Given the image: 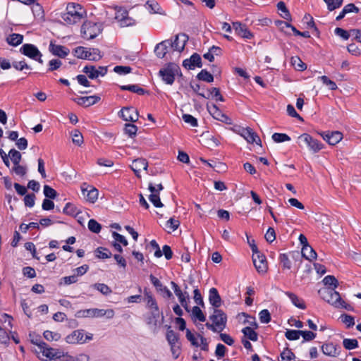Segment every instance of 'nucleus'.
Masks as SVG:
<instances>
[{"instance_id":"obj_1","label":"nucleus","mask_w":361,"mask_h":361,"mask_svg":"<svg viewBox=\"0 0 361 361\" xmlns=\"http://www.w3.org/2000/svg\"><path fill=\"white\" fill-rule=\"evenodd\" d=\"M321 298L329 304L336 308H343L348 311L353 310L350 305L343 300L339 293L334 290V288H323L319 290Z\"/></svg>"},{"instance_id":"obj_2","label":"nucleus","mask_w":361,"mask_h":361,"mask_svg":"<svg viewBox=\"0 0 361 361\" xmlns=\"http://www.w3.org/2000/svg\"><path fill=\"white\" fill-rule=\"evenodd\" d=\"M159 75L166 84L171 85L175 81V77L176 75L182 76V73L177 64L169 63L165 67L159 70Z\"/></svg>"},{"instance_id":"obj_3","label":"nucleus","mask_w":361,"mask_h":361,"mask_svg":"<svg viewBox=\"0 0 361 361\" xmlns=\"http://www.w3.org/2000/svg\"><path fill=\"white\" fill-rule=\"evenodd\" d=\"M37 348L35 350L39 358L44 360V357L49 360L55 358H63V353L62 351L49 347L44 342L36 343Z\"/></svg>"},{"instance_id":"obj_4","label":"nucleus","mask_w":361,"mask_h":361,"mask_svg":"<svg viewBox=\"0 0 361 361\" xmlns=\"http://www.w3.org/2000/svg\"><path fill=\"white\" fill-rule=\"evenodd\" d=\"M78 9L82 10V7L80 4L68 3L66 6V12L61 16L62 19L70 25L79 22L82 18V15Z\"/></svg>"},{"instance_id":"obj_5","label":"nucleus","mask_w":361,"mask_h":361,"mask_svg":"<svg viewBox=\"0 0 361 361\" xmlns=\"http://www.w3.org/2000/svg\"><path fill=\"white\" fill-rule=\"evenodd\" d=\"M73 54L78 59L97 61L102 58L100 50L97 48L87 49L83 47H78L73 49Z\"/></svg>"},{"instance_id":"obj_6","label":"nucleus","mask_w":361,"mask_h":361,"mask_svg":"<svg viewBox=\"0 0 361 361\" xmlns=\"http://www.w3.org/2000/svg\"><path fill=\"white\" fill-rule=\"evenodd\" d=\"M252 261L255 269L260 274H264L268 269L266 257L261 254L257 245L252 246Z\"/></svg>"},{"instance_id":"obj_7","label":"nucleus","mask_w":361,"mask_h":361,"mask_svg":"<svg viewBox=\"0 0 361 361\" xmlns=\"http://www.w3.org/2000/svg\"><path fill=\"white\" fill-rule=\"evenodd\" d=\"M99 32V28L95 23L87 20L82 25L81 35L85 39L90 40L94 39Z\"/></svg>"},{"instance_id":"obj_8","label":"nucleus","mask_w":361,"mask_h":361,"mask_svg":"<svg viewBox=\"0 0 361 361\" xmlns=\"http://www.w3.org/2000/svg\"><path fill=\"white\" fill-rule=\"evenodd\" d=\"M20 51L23 55L39 62L43 63L42 59V54L36 46L32 44H24L20 49Z\"/></svg>"},{"instance_id":"obj_9","label":"nucleus","mask_w":361,"mask_h":361,"mask_svg":"<svg viewBox=\"0 0 361 361\" xmlns=\"http://www.w3.org/2000/svg\"><path fill=\"white\" fill-rule=\"evenodd\" d=\"M186 338L195 347H200L202 350H208V343L207 339L200 334H194L190 329H186Z\"/></svg>"},{"instance_id":"obj_10","label":"nucleus","mask_w":361,"mask_h":361,"mask_svg":"<svg viewBox=\"0 0 361 361\" xmlns=\"http://www.w3.org/2000/svg\"><path fill=\"white\" fill-rule=\"evenodd\" d=\"M92 335L85 334L83 330H75L67 336L66 340L68 343H84L87 340H92Z\"/></svg>"},{"instance_id":"obj_11","label":"nucleus","mask_w":361,"mask_h":361,"mask_svg":"<svg viewBox=\"0 0 361 361\" xmlns=\"http://www.w3.org/2000/svg\"><path fill=\"white\" fill-rule=\"evenodd\" d=\"M210 319L214 324L217 330L220 332L223 331L226 325L227 317L226 314L221 310L215 309L213 314L210 316Z\"/></svg>"},{"instance_id":"obj_12","label":"nucleus","mask_w":361,"mask_h":361,"mask_svg":"<svg viewBox=\"0 0 361 361\" xmlns=\"http://www.w3.org/2000/svg\"><path fill=\"white\" fill-rule=\"evenodd\" d=\"M298 139L302 140L309 149L314 153L319 152L324 147V145L320 141L313 138L308 133L302 134L298 137Z\"/></svg>"},{"instance_id":"obj_13","label":"nucleus","mask_w":361,"mask_h":361,"mask_svg":"<svg viewBox=\"0 0 361 361\" xmlns=\"http://www.w3.org/2000/svg\"><path fill=\"white\" fill-rule=\"evenodd\" d=\"M115 312L112 309H89L83 311V315L91 317H106L107 319H111L114 317Z\"/></svg>"},{"instance_id":"obj_14","label":"nucleus","mask_w":361,"mask_h":361,"mask_svg":"<svg viewBox=\"0 0 361 361\" xmlns=\"http://www.w3.org/2000/svg\"><path fill=\"white\" fill-rule=\"evenodd\" d=\"M119 116L126 121L136 122L138 120L139 114L134 107H123L119 111Z\"/></svg>"},{"instance_id":"obj_15","label":"nucleus","mask_w":361,"mask_h":361,"mask_svg":"<svg viewBox=\"0 0 361 361\" xmlns=\"http://www.w3.org/2000/svg\"><path fill=\"white\" fill-rule=\"evenodd\" d=\"M171 285L172 288L174 290L176 295L178 297L180 303L181 305L188 311V301H189V295L187 292L183 293L179 286L174 282L171 281Z\"/></svg>"},{"instance_id":"obj_16","label":"nucleus","mask_w":361,"mask_h":361,"mask_svg":"<svg viewBox=\"0 0 361 361\" xmlns=\"http://www.w3.org/2000/svg\"><path fill=\"white\" fill-rule=\"evenodd\" d=\"M101 97L98 95H92V96H85V97H78L73 99L77 104L82 106L83 107H89L92 105L97 104L99 102Z\"/></svg>"},{"instance_id":"obj_17","label":"nucleus","mask_w":361,"mask_h":361,"mask_svg":"<svg viewBox=\"0 0 361 361\" xmlns=\"http://www.w3.org/2000/svg\"><path fill=\"white\" fill-rule=\"evenodd\" d=\"M233 27L235 30V33L245 39H250L253 37V34L250 32V30L247 27L245 24H243L240 22H234L233 23Z\"/></svg>"},{"instance_id":"obj_18","label":"nucleus","mask_w":361,"mask_h":361,"mask_svg":"<svg viewBox=\"0 0 361 361\" xmlns=\"http://www.w3.org/2000/svg\"><path fill=\"white\" fill-rule=\"evenodd\" d=\"M183 66L189 70H192L195 67L201 68L202 62L200 54L194 53L189 59H185L183 61Z\"/></svg>"},{"instance_id":"obj_19","label":"nucleus","mask_w":361,"mask_h":361,"mask_svg":"<svg viewBox=\"0 0 361 361\" xmlns=\"http://www.w3.org/2000/svg\"><path fill=\"white\" fill-rule=\"evenodd\" d=\"M321 135L330 145H335L343 139V134L339 131L324 132Z\"/></svg>"},{"instance_id":"obj_20","label":"nucleus","mask_w":361,"mask_h":361,"mask_svg":"<svg viewBox=\"0 0 361 361\" xmlns=\"http://www.w3.org/2000/svg\"><path fill=\"white\" fill-rule=\"evenodd\" d=\"M82 194L85 196L87 201L90 203H94L98 199L99 191L97 188L92 185H87L86 188L82 187Z\"/></svg>"},{"instance_id":"obj_21","label":"nucleus","mask_w":361,"mask_h":361,"mask_svg":"<svg viewBox=\"0 0 361 361\" xmlns=\"http://www.w3.org/2000/svg\"><path fill=\"white\" fill-rule=\"evenodd\" d=\"M240 135L250 143L255 142L257 145H261L262 141L256 133L250 128H243Z\"/></svg>"},{"instance_id":"obj_22","label":"nucleus","mask_w":361,"mask_h":361,"mask_svg":"<svg viewBox=\"0 0 361 361\" xmlns=\"http://www.w3.org/2000/svg\"><path fill=\"white\" fill-rule=\"evenodd\" d=\"M163 188L161 183L157 185L149 184V190L151 192L149 195V200L152 203H161L159 197V191Z\"/></svg>"},{"instance_id":"obj_23","label":"nucleus","mask_w":361,"mask_h":361,"mask_svg":"<svg viewBox=\"0 0 361 361\" xmlns=\"http://www.w3.org/2000/svg\"><path fill=\"white\" fill-rule=\"evenodd\" d=\"M49 51L54 56L60 58H65L70 52L69 49L62 45L55 44L51 42L49 47Z\"/></svg>"},{"instance_id":"obj_24","label":"nucleus","mask_w":361,"mask_h":361,"mask_svg":"<svg viewBox=\"0 0 361 361\" xmlns=\"http://www.w3.org/2000/svg\"><path fill=\"white\" fill-rule=\"evenodd\" d=\"M145 300L147 302V307L150 310L153 317H159L160 312L156 300L149 293H145Z\"/></svg>"},{"instance_id":"obj_25","label":"nucleus","mask_w":361,"mask_h":361,"mask_svg":"<svg viewBox=\"0 0 361 361\" xmlns=\"http://www.w3.org/2000/svg\"><path fill=\"white\" fill-rule=\"evenodd\" d=\"M44 195L45 198L42 203H54L51 200H56V201H61V199L57 198L58 192L56 190L52 188L48 185L44 186Z\"/></svg>"},{"instance_id":"obj_26","label":"nucleus","mask_w":361,"mask_h":361,"mask_svg":"<svg viewBox=\"0 0 361 361\" xmlns=\"http://www.w3.org/2000/svg\"><path fill=\"white\" fill-rule=\"evenodd\" d=\"M199 96L205 98L210 99L214 98L216 101L224 102V97L221 94L220 90L217 87H212L207 90V94L199 93Z\"/></svg>"},{"instance_id":"obj_27","label":"nucleus","mask_w":361,"mask_h":361,"mask_svg":"<svg viewBox=\"0 0 361 361\" xmlns=\"http://www.w3.org/2000/svg\"><path fill=\"white\" fill-rule=\"evenodd\" d=\"M168 44L169 40H164L156 45L154 53L158 58L163 59L166 56L170 49Z\"/></svg>"},{"instance_id":"obj_28","label":"nucleus","mask_w":361,"mask_h":361,"mask_svg":"<svg viewBox=\"0 0 361 361\" xmlns=\"http://www.w3.org/2000/svg\"><path fill=\"white\" fill-rule=\"evenodd\" d=\"M339 347L333 343H329L322 346V350L324 354L331 356L336 357L339 354Z\"/></svg>"},{"instance_id":"obj_29","label":"nucleus","mask_w":361,"mask_h":361,"mask_svg":"<svg viewBox=\"0 0 361 361\" xmlns=\"http://www.w3.org/2000/svg\"><path fill=\"white\" fill-rule=\"evenodd\" d=\"M148 167V162L145 159L140 158L135 159L133 161V165L131 166L132 170L135 172L136 176H139L138 173L141 170H147Z\"/></svg>"},{"instance_id":"obj_30","label":"nucleus","mask_w":361,"mask_h":361,"mask_svg":"<svg viewBox=\"0 0 361 361\" xmlns=\"http://www.w3.org/2000/svg\"><path fill=\"white\" fill-rule=\"evenodd\" d=\"M209 300L210 304L215 307L221 306V300L216 288H212L209 290Z\"/></svg>"},{"instance_id":"obj_31","label":"nucleus","mask_w":361,"mask_h":361,"mask_svg":"<svg viewBox=\"0 0 361 361\" xmlns=\"http://www.w3.org/2000/svg\"><path fill=\"white\" fill-rule=\"evenodd\" d=\"M301 254L303 257L310 262L316 259L317 256V252L310 245L302 246Z\"/></svg>"},{"instance_id":"obj_32","label":"nucleus","mask_w":361,"mask_h":361,"mask_svg":"<svg viewBox=\"0 0 361 361\" xmlns=\"http://www.w3.org/2000/svg\"><path fill=\"white\" fill-rule=\"evenodd\" d=\"M286 295L290 298L295 306L301 310L305 309L306 305L302 299L298 298L295 294L291 292H286Z\"/></svg>"},{"instance_id":"obj_33","label":"nucleus","mask_w":361,"mask_h":361,"mask_svg":"<svg viewBox=\"0 0 361 361\" xmlns=\"http://www.w3.org/2000/svg\"><path fill=\"white\" fill-rule=\"evenodd\" d=\"M121 90H128L134 93H137L139 95H143L145 93H148L145 89L138 86V85H127L120 86Z\"/></svg>"},{"instance_id":"obj_34","label":"nucleus","mask_w":361,"mask_h":361,"mask_svg":"<svg viewBox=\"0 0 361 361\" xmlns=\"http://www.w3.org/2000/svg\"><path fill=\"white\" fill-rule=\"evenodd\" d=\"M179 35H177L175 36L174 40L168 39L170 49H173V51H177L178 52L182 51L184 49L185 47V39L184 40V42L182 44H180L178 41Z\"/></svg>"},{"instance_id":"obj_35","label":"nucleus","mask_w":361,"mask_h":361,"mask_svg":"<svg viewBox=\"0 0 361 361\" xmlns=\"http://www.w3.org/2000/svg\"><path fill=\"white\" fill-rule=\"evenodd\" d=\"M207 109L212 117L216 120L220 121L224 115V114L218 108L216 104H212L211 106L207 104Z\"/></svg>"},{"instance_id":"obj_36","label":"nucleus","mask_w":361,"mask_h":361,"mask_svg":"<svg viewBox=\"0 0 361 361\" xmlns=\"http://www.w3.org/2000/svg\"><path fill=\"white\" fill-rule=\"evenodd\" d=\"M23 36L20 34L13 33L6 38V42L11 46H18L23 42Z\"/></svg>"},{"instance_id":"obj_37","label":"nucleus","mask_w":361,"mask_h":361,"mask_svg":"<svg viewBox=\"0 0 361 361\" xmlns=\"http://www.w3.org/2000/svg\"><path fill=\"white\" fill-rule=\"evenodd\" d=\"M277 8L279 11H281L280 16L281 18H283V19H285L286 20H292L291 15L288 11V9L287 8L286 4L283 1H279L277 4Z\"/></svg>"},{"instance_id":"obj_38","label":"nucleus","mask_w":361,"mask_h":361,"mask_svg":"<svg viewBox=\"0 0 361 361\" xmlns=\"http://www.w3.org/2000/svg\"><path fill=\"white\" fill-rule=\"evenodd\" d=\"M82 71L91 80L96 79L99 77L97 68L93 65L85 66Z\"/></svg>"},{"instance_id":"obj_39","label":"nucleus","mask_w":361,"mask_h":361,"mask_svg":"<svg viewBox=\"0 0 361 361\" xmlns=\"http://www.w3.org/2000/svg\"><path fill=\"white\" fill-rule=\"evenodd\" d=\"M290 63L296 71H302L307 68V65L298 56H293Z\"/></svg>"},{"instance_id":"obj_40","label":"nucleus","mask_w":361,"mask_h":361,"mask_svg":"<svg viewBox=\"0 0 361 361\" xmlns=\"http://www.w3.org/2000/svg\"><path fill=\"white\" fill-rule=\"evenodd\" d=\"M197 78L199 80H202L207 82H212L214 81L213 74L210 73L206 69L202 70L197 75Z\"/></svg>"},{"instance_id":"obj_41","label":"nucleus","mask_w":361,"mask_h":361,"mask_svg":"<svg viewBox=\"0 0 361 361\" xmlns=\"http://www.w3.org/2000/svg\"><path fill=\"white\" fill-rule=\"evenodd\" d=\"M71 135L72 136L73 142L78 146H81L84 140L80 131L78 129H75L71 131Z\"/></svg>"},{"instance_id":"obj_42","label":"nucleus","mask_w":361,"mask_h":361,"mask_svg":"<svg viewBox=\"0 0 361 361\" xmlns=\"http://www.w3.org/2000/svg\"><path fill=\"white\" fill-rule=\"evenodd\" d=\"M8 156L14 165L20 164L22 158V155L20 152L15 149H11L8 152Z\"/></svg>"},{"instance_id":"obj_43","label":"nucleus","mask_w":361,"mask_h":361,"mask_svg":"<svg viewBox=\"0 0 361 361\" xmlns=\"http://www.w3.org/2000/svg\"><path fill=\"white\" fill-rule=\"evenodd\" d=\"M323 283L325 286L332 287L331 288H334V290H335V288H336L338 286V280L331 275L325 276L323 279Z\"/></svg>"},{"instance_id":"obj_44","label":"nucleus","mask_w":361,"mask_h":361,"mask_svg":"<svg viewBox=\"0 0 361 361\" xmlns=\"http://www.w3.org/2000/svg\"><path fill=\"white\" fill-rule=\"evenodd\" d=\"M166 337L169 345L180 343L178 336L173 330L167 331Z\"/></svg>"},{"instance_id":"obj_45","label":"nucleus","mask_w":361,"mask_h":361,"mask_svg":"<svg viewBox=\"0 0 361 361\" xmlns=\"http://www.w3.org/2000/svg\"><path fill=\"white\" fill-rule=\"evenodd\" d=\"M95 255L99 259H107L111 256V252L106 248L100 247L95 250Z\"/></svg>"},{"instance_id":"obj_46","label":"nucleus","mask_w":361,"mask_h":361,"mask_svg":"<svg viewBox=\"0 0 361 361\" xmlns=\"http://www.w3.org/2000/svg\"><path fill=\"white\" fill-rule=\"evenodd\" d=\"M63 212L64 214L72 216H75L80 213L79 209L75 206V204H66L63 209Z\"/></svg>"},{"instance_id":"obj_47","label":"nucleus","mask_w":361,"mask_h":361,"mask_svg":"<svg viewBox=\"0 0 361 361\" xmlns=\"http://www.w3.org/2000/svg\"><path fill=\"white\" fill-rule=\"evenodd\" d=\"M180 222L178 220L171 217L166 224V228L168 229V232L171 233L176 231L178 228Z\"/></svg>"},{"instance_id":"obj_48","label":"nucleus","mask_w":361,"mask_h":361,"mask_svg":"<svg viewBox=\"0 0 361 361\" xmlns=\"http://www.w3.org/2000/svg\"><path fill=\"white\" fill-rule=\"evenodd\" d=\"M89 356L86 354H80L76 357H72L69 355H63V360L64 361H89Z\"/></svg>"},{"instance_id":"obj_49","label":"nucleus","mask_w":361,"mask_h":361,"mask_svg":"<svg viewBox=\"0 0 361 361\" xmlns=\"http://www.w3.org/2000/svg\"><path fill=\"white\" fill-rule=\"evenodd\" d=\"M124 131L130 137H134L137 135V127L133 123H126Z\"/></svg>"},{"instance_id":"obj_50","label":"nucleus","mask_w":361,"mask_h":361,"mask_svg":"<svg viewBox=\"0 0 361 361\" xmlns=\"http://www.w3.org/2000/svg\"><path fill=\"white\" fill-rule=\"evenodd\" d=\"M343 0H324L326 4L328 10L332 11L338 8H340L343 4Z\"/></svg>"},{"instance_id":"obj_51","label":"nucleus","mask_w":361,"mask_h":361,"mask_svg":"<svg viewBox=\"0 0 361 361\" xmlns=\"http://www.w3.org/2000/svg\"><path fill=\"white\" fill-rule=\"evenodd\" d=\"M243 333L248 339L256 341L257 340V333L250 327L247 326L243 329Z\"/></svg>"},{"instance_id":"obj_52","label":"nucleus","mask_w":361,"mask_h":361,"mask_svg":"<svg viewBox=\"0 0 361 361\" xmlns=\"http://www.w3.org/2000/svg\"><path fill=\"white\" fill-rule=\"evenodd\" d=\"M192 316L193 318L198 319L200 322H204L206 317L203 314L202 311L197 306H195L192 310Z\"/></svg>"},{"instance_id":"obj_53","label":"nucleus","mask_w":361,"mask_h":361,"mask_svg":"<svg viewBox=\"0 0 361 361\" xmlns=\"http://www.w3.org/2000/svg\"><path fill=\"white\" fill-rule=\"evenodd\" d=\"M343 345L345 349L353 350L358 347V342L355 338H345L343 341Z\"/></svg>"},{"instance_id":"obj_54","label":"nucleus","mask_w":361,"mask_h":361,"mask_svg":"<svg viewBox=\"0 0 361 361\" xmlns=\"http://www.w3.org/2000/svg\"><path fill=\"white\" fill-rule=\"evenodd\" d=\"M44 337L46 340L49 341H59L61 338V335L57 332H54L51 331H45L43 334Z\"/></svg>"},{"instance_id":"obj_55","label":"nucleus","mask_w":361,"mask_h":361,"mask_svg":"<svg viewBox=\"0 0 361 361\" xmlns=\"http://www.w3.org/2000/svg\"><path fill=\"white\" fill-rule=\"evenodd\" d=\"M319 79L323 82L324 85H326L329 87L331 90H336L338 87L336 82L331 80H330L327 76L322 75L319 78Z\"/></svg>"},{"instance_id":"obj_56","label":"nucleus","mask_w":361,"mask_h":361,"mask_svg":"<svg viewBox=\"0 0 361 361\" xmlns=\"http://www.w3.org/2000/svg\"><path fill=\"white\" fill-rule=\"evenodd\" d=\"M272 139L275 142L290 141V137L286 133H275L272 135Z\"/></svg>"},{"instance_id":"obj_57","label":"nucleus","mask_w":361,"mask_h":361,"mask_svg":"<svg viewBox=\"0 0 361 361\" xmlns=\"http://www.w3.org/2000/svg\"><path fill=\"white\" fill-rule=\"evenodd\" d=\"M303 21L307 23V27L313 28L317 33H319V30L317 27L314 22L313 18L310 14L306 13L303 18Z\"/></svg>"},{"instance_id":"obj_58","label":"nucleus","mask_w":361,"mask_h":361,"mask_svg":"<svg viewBox=\"0 0 361 361\" xmlns=\"http://www.w3.org/2000/svg\"><path fill=\"white\" fill-rule=\"evenodd\" d=\"M182 118L186 123L190 124L192 127H197L198 126V121L196 118L190 114H183Z\"/></svg>"},{"instance_id":"obj_59","label":"nucleus","mask_w":361,"mask_h":361,"mask_svg":"<svg viewBox=\"0 0 361 361\" xmlns=\"http://www.w3.org/2000/svg\"><path fill=\"white\" fill-rule=\"evenodd\" d=\"M62 65V62L59 59H54L49 61V68L47 69V72H52L54 71L58 70L61 66Z\"/></svg>"},{"instance_id":"obj_60","label":"nucleus","mask_w":361,"mask_h":361,"mask_svg":"<svg viewBox=\"0 0 361 361\" xmlns=\"http://www.w3.org/2000/svg\"><path fill=\"white\" fill-rule=\"evenodd\" d=\"M285 336L290 341L298 340L300 336V330H288Z\"/></svg>"},{"instance_id":"obj_61","label":"nucleus","mask_w":361,"mask_h":361,"mask_svg":"<svg viewBox=\"0 0 361 361\" xmlns=\"http://www.w3.org/2000/svg\"><path fill=\"white\" fill-rule=\"evenodd\" d=\"M279 260L283 269H290L291 268V262L286 254H281Z\"/></svg>"},{"instance_id":"obj_62","label":"nucleus","mask_w":361,"mask_h":361,"mask_svg":"<svg viewBox=\"0 0 361 361\" xmlns=\"http://www.w3.org/2000/svg\"><path fill=\"white\" fill-rule=\"evenodd\" d=\"M94 288L104 295H109L111 293V288L104 283H95Z\"/></svg>"},{"instance_id":"obj_63","label":"nucleus","mask_w":361,"mask_h":361,"mask_svg":"<svg viewBox=\"0 0 361 361\" xmlns=\"http://www.w3.org/2000/svg\"><path fill=\"white\" fill-rule=\"evenodd\" d=\"M89 229L95 233H98L101 231V225L94 219H90L88 222Z\"/></svg>"},{"instance_id":"obj_64","label":"nucleus","mask_w":361,"mask_h":361,"mask_svg":"<svg viewBox=\"0 0 361 361\" xmlns=\"http://www.w3.org/2000/svg\"><path fill=\"white\" fill-rule=\"evenodd\" d=\"M128 13V11L122 8H119L116 11V16L115 18L120 23V24L123 21L125 18L127 16V14Z\"/></svg>"}]
</instances>
